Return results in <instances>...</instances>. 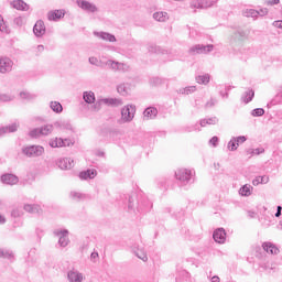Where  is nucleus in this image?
Wrapping results in <instances>:
<instances>
[{"label":"nucleus","mask_w":282,"mask_h":282,"mask_svg":"<svg viewBox=\"0 0 282 282\" xmlns=\"http://www.w3.org/2000/svg\"><path fill=\"white\" fill-rule=\"evenodd\" d=\"M22 153L26 155V158H41L43 153H45V148L41 145H30L22 149Z\"/></svg>","instance_id":"nucleus-1"},{"label":"nucleus","mask_w":282,"mask_h":282,"mask_svg":"<svg viewBox=\"0 0 282 282\" xmlns=\"http://www.w3.org/2000/svg\"><path fill=\"white\" fill-rule=\"evenodd\" d=\"M53 235L59 237L58 243L62 248H67V246H69V231L67 229H55Z\"/></svg>","instance_id":"nucleus-2"},{"label":"nucleus","mask_w":282,"mask_h":282,"mask_svg":"<svg viewBox=\"0 0 282 282\" xmlns=\"http://www.w3.org/2000/svg\"><path fill=\"white\" fill-rule=\"evenodd\" d=\"M14 67V62L8 56L0 57V74H10Z\"/></svg>","instance_id":"nucleus-3"},{"label":"nucleus","mask_w":282,"mask_h":282,"mask_svg":"<svg viewBox=\"0 0 282 282\" xmlns=\"http://www.w3.org/2000/svg\"><path fill=\"white\" fill-rule=\"evenodd\" d=\"M135 117V107L133 106H126L121 109V121L122 122H131Z\"/></svg>","instance_id":"nucleus-4"},{"label":"nucleus","mask_w":282,"mask_h":282,"mask_svg":"<svg viewBox=\"0 0 282 282\" xmlns=\"http://www.w3.org/2000/svg\"><path fill=\"white\" fill-rule=\"evenodd\" d=\"M215 46L213 44H197L189 48V54H210Z\"/></svg>","instance_id":"nucleus-5"},{"label":"nucleus","mask_w":282,"mask_h":282,"mask_svg":"<svg viewBox=\"0 0 282 282\" xmlns=\"http://www.w3.org/2000/svg\"><path fill=\"white\" fill-rule=\"evenodd\" d=\"M175 175L178 182L182 184H188V182H191V177H193V172L187 169H180L176 171Z\"/></svg>","instance_id":"nucleus-6"},{"label":"nucleus","mask_w":282,"mask_h":282,"mask_svg":"<svg viewBox=\"0 0 282 282\" xmlns=\"http://www.w3.org/2000/svg\"><path fill=\"white\" fill-rule=\"evenodd\" d=\"M67 279L69 282H83L85 281V275L80 271L72 269L67 272Z\"/></svg>","instance_id":"nucleus-7"},{"label":"nucleus","mask_w":282,"mask_h":282,"mask_svg":"<svg viewBox=\"0 0 282 282\" xmlns=\"http://www.w3.org/2000/svg\"><path fill=\"white\" fill-rule=\"evenodd\" d=\"M77 6L85 12H98V7L87 0H77Z\"/></svg>","instance_id":"nucleus-8"},{"label":"nucleus","mask_w":282,"mask_h":282,"mask_svg":"<svg viewBox=\"0 0 282 282\" xmlns=\"http://www.w3.org/2000/svg\"><path fill=\"white\" fill-rule=\"evenodd\" d=\"M48 144L52 149H61V147H69V140L55 138V139H51Z\"/></svg>","instance_id":"nucleus-9"},{"label":"nucleus","mask_w":282,"mask_h":282,"mask_svg":"<svg viewBox=\"0 0 282 282\" xmlns=\"http://www.w3.org/2000/svg\"><path fill=\"white\" fill-rule=\"evenodd\" d=\"M57 166L62 171H67L69 169H74V160H72L69 158L59 159L57 161Z\"/></svg>","instance_id":"nucleus-10"},{"label":"nucleus","mask_w":282,"mask_h":282,"mask_svg":"<svg viewBox=\"0 0 282 282\" xmlns=\"http://www.w3.org/2000/svg\"><path fill=\"white\" fill-rule=\"evenodd\" d=\"M107 65L110 69L113 72H123V69L127 67L124 63L116 62L108 59L106 63H104V66Z\"/></svg>","instance_id":"nucleus-11"},{"label":"nucleus","mask_w":282,"mask_h":282,"mask_svg":"<svg viewBox=\"0 0 282 282\" xmlns=\"http://www.w3.org/2000/svg\"><path fill=\"white\" fill-rule=\"evenodd\" d=\"M214 241L216 243H225L226 242V230L224 228H218L214 231Z\"/></svg>","instance_id":"nucleus-12"},{"label":"nucleus","mask_w":282,"mask_h":282,"mask_svg":"<svg viewBox=\"0 0 282 282\" xmlns=\"http://www.w3.org/2000/svg\"><path fill=\"white\" fill-rule=\"evenodd\" d=\"M1 182L3 184H9L10 186H14V184H19V177L14 174H4L1 176Z\"/></svg>","instance_id":"nucleus-13"},{"label":"nucleus","mask_w":282,"mask_h":282,"mask_svg":"<svg viewBox=\"0 0 282 282\" xmlns=\"http://www.w3.org/2000/svg\"><path fill=\"white\" fill-rule=\"evenodd\" d=\"M33 33L35 36H43L45 34V22L39 20L33 26Z\"/></svg>","instance_id":"nucleus-14"},{"label":"nucleus","mask_w":282,"mask_h":282,"mask_svg":"<svg viewBox=\"0 0 282 282\" xmlns=\"http://www.w3.org/2000/svg\"><path fill=\"white\" fill-rule=\"evenodd\" d=\"M65 17V11L63 10H55V11H50L47 13V19L48 21H58Z\"/></svg>","instance_id":"nucleus-15"},{"label":"nucleus","mask_w":282,"mask_h":282,"mask_svg":"<svg viewBox=\"0 0 282 282\" xmlns=\"http://www.w3.org/2000/svg\"><path fill=\"white\" fill-rule=\"evenodd\" d=\"M212 6H213V2H208V1L192 0L191 2V8H196L200 10L210 8Z\"/></svg>","instance_id":"nucleus-16"},{"label":"nucleus","mask_w":282,"mask_h":282,"mask_svg":"<svg viewBox=\"0 0 282 282\" xmlns=\"http://www.w3.org/2000/svg\"><path fill=\"white\" fill-rule=\"evenodd\" d=\"M144 120H153L158 117V108L149 107L143 111Z\"/></svg>","instance_id":"nucleus-17"},{"label":"nucleus","mask_w":282,"mask_h":282,"mask_svg":"<svg viewBox=\"0 0 282 282\" xmlns=\"http://www.w3.org/2000/svg\"><path fill=\"white\" fill-rule=\"evenodd\" d=\"M11 6L15 9V10H22L23 12H28V10H30V6L28 3H25V1L23 0H14Z\"/></svg>","instance_id":"nucleus-18"},{"label":"nucleus","mask_w":282,"mask_h":282,"mask_svg":"<svg viewBox=\"0 0 282 282\" xmlns=\"http://www.w3.org/2000/svg\"><path fill=\"white\" fill-rule=\"evenodd\" d=\"M98 175V172L96 170H87L79 173L80 180H94Z\"/></svg>","instance_id":"nucleus-19"},{"label":"nucleus","mask_w":282,"mask_h":282,"mask_svg":"<svg viewBox=\"0 0 282 282\" xmlns=\"http://www.w3.org/2000/svg\"><path fill=\"white\" fill-rule=\"evenodd\" d=\"M153 20L159 21L160 23H165V21H169V13L164 11H158L153 13Z\"/></svg>","instance_id":"nucleus-20"},{"label":"nucleus","mask_w":282,"mask_h":282,"mask_svg":"<svg viewBox=\"0 0 282 282\" xmlns=\"http://www.w3.org/2000/svg\"><path fill=\"white\" fill-rule=\"evenodd\" d=\"M100 102H104V105H111V107H120V106H122L121 99H118V98H106V99H101L99 101V104Z\"/></svg>","instance_id":"nucleus-21"},{"label":"nucleus","mask_w":282,"mask_h":282,"mask_svg":"<svg viewBox=\"0 0 282 282\" xmlns=\"http://www.w3.org/2000/svg\"><path fill=\"white\" fill-rule=\"evenodd\" d=\"M262 248L270 254H279V248H276V246H274L272 242H264Z\"/></svg>","instance_id":"nucleus-22"},{"label":"nucleus","mask_w":282,"mask_h":282,"mask_svg":"<svg viewBox=\"0 0 282 282\" xmlns=\"http://www.w3.org/2000/svg\"><path fill=\"white\" fill-rule=\"evenodd\" d=\"M19 129V124L13 123L7 127L0 128V137L4 135V133H14Z\"/></svg>","instance_id":"nucleus-23"},{"label":"nucleus","mask_w":282,"mask_h":282,"mask_svg":"<svg viewBox=\"0 0 282 282\" xmlns=\"http://www.w3.org/2000/svg\"><path fill=\"white\" fill-rule=\"evenodd\" d=\"M83 98L87 105H93V102H96V95L94 91H85Z\"/></svg>","instance_id":"nucleus-24"},{"label":"nucleus","mask_w":282,"mask_h":282,"mask_svg":"<svg viewBox=\"0 0 282 282\" xmlns=\"http://www.w3.org/2000/svg\"><path fill=\"white\" fill-rule=\"evenodd\" d=\"M99 39H102V41H108L109 43H116V35L107 32L98 33Z\"/></svg>","instance_id":"nucleus-25"},{"label":"nucleus","mask_w":282,"mask_h":282,"mask_svg":"<svg viewBox=\"0 0 282 282\" xmlns=\"http://www.w3.org/2000/svg\"><path fill=\"white\" fill-rule=\"evenodd\" d=\"M196 82L198 83V85H208L210 83V75H198L196 76Z\"/></svg>","instance_id":"nucleus-26"},{"label":"nucleus","mask_w":282,"mask_h":282,"mask_svg":"<svg viewBox=\"0 0 282 282\" xmlns=\"http://www.w3.org/2000/svg\"><path fill=\"white\" fill-rule=\"evenodd\" d=\"M24 210L26 213H31L32 215H34L36 213L39 214V213H41V206L26 204V205H24Z\"/></svg>","instance_id":"nucleus-27"},{"label":"nucleus","mask_w":282,"mask_h":282,"mask_svg":"<svg viewBox=\"0 0 282 282\" xmlns=\"http://www.w3.org/2000/svg\"><path fill=\"white\" fill-rule=\"evenodd\" d=\"M254 98V90H248L246 91L242 97L241 100L242 102H245L246 105H248V102H251V100Z\"/></svg>","instance_id":"nucleus-28"},{"label":"nucleus","mask_w":282,"mask_h":282,"mask_svg":"<svg viewBox=\"0 0 282 282\" xmlns=\"http://www.w3.org/2000/svg\"><path fill=\"white\" fill-rule=\"evenodd\" d=\"M219 122V119L217 117H212L208 119H202L200 120V127H206L207 124H217Z\"/></svg>","instance_id":"nucleus-29"},{"label":"nucleus","mask_w":282,"mask_h":282,"mask_svg":"<svg viewBox=\"0 0 282 282\" xmlns=\"http://www.w3.org/2000/svg\"><path fill=\"white\" fill-rule=\"evenodd\" d=\"M54 131V126L52 124H45L42 128H40V133L42 135H50Z\"/></svg>","instance_id":"nucleus-30"},{"label":"nucleus","mask_w":282,"mask_h":282,"mask_svg":"<svg viewBox=\"0 0 282 282\" xmlns=\"http://www.w3.org/2000/svg\"><path fill=\"white\" fill-rule=\"evenodd\" d=\"M0 259H14V253L10 250L0 249Z\"/></svg>","instance_id":"nucleus-31"},{"label":"nucleus","mask_w":282,"mask_h":282,"mask_svg":"<svg viewBox=\"0 0 282 282\" xmlns=\"http://www.w3.org/2000/svg\"><path fill=\"white\" fill-rule=\"evenodd\" d=\"M51 109L55 111V113H61L63 111V106L58 101H52Z\"/></svg>","instance_id":"nucleus-32"},{"label":"nucleus","mask_w":282,"mask_h":282,"mask_svg":"<svg viewBox=\"0 0 282 282\" xmlns=\"http://www.w3.org/2000/svg\"><path fill=\"white\" fill-rule=\"evenodd\" d=\"M264 149L263 148H258V149H254V150H252V149H249V150H247V155H250V158H252V155H261V153H264Z\"/></svg>","instance_id":"nucleus-33"},{"label":"nucleus","mask_w":282,"mask_h":282,"mask_svg":"<svg viewBox=\"0 0 282 282\" xmlns=\"http://www.w3.org/2000/svg\"><path fill=\"white\" fill-rule=\"evenodd\" d=\"M197 90V87H195V86H188V87H186V88H182L181 90H180V93L181 94H185L186 96H188V94H194V91H196Z\"/></svg>","instance_id":"nucleus-34"},{"label":"nucleus","mask_w":282,"mask_h":282,"mask_svg":"<svg viewBox=\"0 0 282 282\" xmlns=\"http://www.w3.org/2000/svg\"><path fill=\"white\" fill-rule=\"evenodd\" d=\"M235 36L238 39V41H246V39H248L246 31H237Z\"/></svg>","instance_id":"nucleus-35"},{"label":"nucleus","mask_w":282,"mask_h":282,"mask_svg":"<svg viewBox=\"0 0 282 282\" xmlns=\"http://www.w3.org/2000/svg\"><path fill=\"white\" fill-rule=\"evenodd\" d=\"M70 197L75 199V202H80V199H85V195L78 192H72Z\"/></svg>","instance_id":"nucleus-36"},{"label":"nucleus","mask_w":282,"mask_h":282,"mask_svg":"<svg viewBox=\"0 0 282 282\" xmlns=\"http://www.w3.org/2000/svg\"><path fill=\"white\" fill-rule=\"evenodd\" d=\"M245 17H251L252 19L259 17V11L254 10V9H248L245 12Z\"/></svg>","instance_id":"nucleus-37"},{"label":"nucleus","mask_w":282,"mask_h":282,"mask_svg":"<svg viewBox=\"0 0 282 282\" xmlns=\"http://www.w3.org/2000/svg\"><path fill=\"white\" fill-rule=\"evenodd\" d=\"M0 32H4L8 34V25L6 24V21L3 20V15H0Z\"/></svg>","instance_id":"nucleus-38"},{"label":"nucleus","mask_w":282,"mask_h":282,"mask_svg":"<svg viewBox=\"0 0 282 282\" xmlns=\"http://www.w3.org/2000/svg\"><path fill=\"white\" fill-rule=\"evenodd\" d=\"M135 256L138 259H141V261H149V257H147V253L143 250H137Z\"/></svg>","instance_id":"nucleus-39"},{"label":"nucleus","mask_w":282,"mask_h":282,"mask_svg":"<svg viewBox=\"0 0 282 282\" xmlns=\"http://www.w3.org/2000/svg\"><path fill=\"white\" fill-rule=\"evenodd\" d=\"M30 138H41V128H35L29 132Z\"/></svg>","instance_id":"nucleus-40"},{"label":"nucleus","mask_w":282,"mask_h":282,"mask_svg":"<svg viewBox=\"0 0 282 282\" xmlns=\"http://www.w3.org/2000/svg\"><path fill=\"white\" fill-rule=\"evenodd\" d=\"M239 145H237V141L235 139V137L228 142V149H230V151H237Z\"/></svg>","instance_id":"nucleus-41"},{"label":"nucleus","mask_w":282,"mask_h":282,"mask_svg":"<svg viewBox=\"0 0 282 282\" xmlns=\"http://www.w3.org/2000/svg\"><path fill=\"white\" fill-rule=\"evenodd\" d=\"M20 98H23L24 100H32L35 96L30 93L22 91L20 93Z\"/></svg>","instance_id":"nucleus-42"},{"label":"nucleus","mask_w":282,"mask_h":282,"mask_svg":"<svg viewBox=\"0 0 282 282\" xmlns=\"http://www.w3.org/2000/svg\"><path fill=\"white\" fill-rule=\"evenodd\" d=\"M240 195L248 197V195H250V187L248 185H243L240 188Z\"/></svg>","instance_id":"nucleus-43"},{"label":"nucleus","mask_w":282,"mask_h":282,"mask_svg":"<svg viewBox=\"0 0 282 282\" xmlns=\"http://www.w3.org/2000/svg\"><path fill=\"white\" fill-rule=\"evenodd\" d=\"M88 61L90 65H96L97 67H105V63L100 62V64H98V59L96 57H89Z\"/></svg>","instance_id":"nucleus-44"},{"label":"nucleus","mask_w":282,"mask_h":282,"mask_svg":"<svg viewBox=\"0 0 282 282\" xmlns=\"http://www.w3.org/2000/svg\"><path fill=\"white\" fill-rule=\"evenodd\" d=\"M265 113V110L263 108H256L252 110V116L254 117H261Z\"/></svg>","instance_id":"nucleus-45"},{"label":"nucleus","mask_w":282,"mask_h":282,"mask_svg":"<svg viewBox=\"0 0 282 282\" xmlns=\"http://www.w3.org/2000/svg\"><path fill=\"white\" fill-rule=\"evenodd\" d=\"M235 140H236L237 147H239V144H243V142H246L247 139H246V137L240 135V137L235 138Z\"/></svg>","instance_id":"nucleus-46"},{"label":"nucleus","mask_w":282,"mask_h":282,"mask_svg":"<svg viewBox=\"0 0 282 282\" xmlns=\"http://www.w3.org/2000/svg\"><path fill=\"white\" fill-rule=\"evenodd\" d=\"M265 6H279L281 3V0H265Z\"/></svg>","instance_id":"nucleus-47"},{"label":"nucleus","mask_w":282,"mask_h":282,"mask_svg":"<svg viewBox=\"0 0 282 282\" xmlns=\"http://www.w3.org/2000/svg\"><path fill=\"white\" fill-rule=\"evenodd\" d=\"M13 23H14L15 25H18L19 28H21V25H23V18H21V17L15 18V19L13 20Z\"/></svg>","instance_id":"nucleus-48"},{"label":"nucleus","mask_w":282,"mask_h":282,"mask_svg":"<svg viewBox=\"0 0 282 282\" xmlns=\"http://www.w3.org/2000/svg\"><path fill=\"white\" fill-rule=\"evenodd\" d=\"M0 100L2 102H10V100H12V97H10L9 95H0Z\"/></svg>","instance_id":"nucleus-49"},{"label":"nucleus","mask_w":282,"mask_h":282,"mask_svg":"<svg viewBox=\"0 0 282 282\" xmlns=\"http://www.w3.org/2000/svg\"><path fill=\"white\" fill-rule=\"evenodd\" d=\"M253 186H259V184H263V178H261V176L256 177L252 181Z\"/></svg>","instance_id":"nucleus-50"},{"label":"nucleus","mask_w":282,"mask_h":282,"mask_svg":"<svg viewBox=\"0 0 282 282\" xmlns=\"http://www.w3.org/2000/svg\"><path fill=\"white\" fill-rule=\"evenodd\" d=\"M22 215H23V212H21L20 209H13L11 212L12 217H21Z\"/></svg>","instance_id":"nucleus-51"},{"label":"nucleus","mask_w":282,"mask_h":282,"mask_svg":"<svg viewBox=\"0 0 282 282\" xmlns=\"http://www.w3.org/2000/svg\"><path fill=\"white\" fill-rule=\"evenodd\" d=\"M217 102V100L215 99H210L209 101L206 102L205 107L208 109L210 107H215V104Z\"/></svg>","instance_id":"nucleus-52"},{"label":"nucleus","mask_w":282,"mask_h":282,"mask_svg":"<svg viewBox=\"0 0 282 282\" xmlns=\"http://www.w3.org/2000/svg\"><path fill=\"white\" fill-rule=\"evenodd\" d=\"M209 142L213 144V147H217V142H219V138L213 137Z\"/></svg>","instance_id":"nucleus-53"},{"label":"nucleus","mask_w":282,"mask_h":282,"mask_svg":"<svg viewBox=\"0 0 282 282\" xmlns=\"http://www.w3.org/2000/svg\"><path fill=\"white\" fill-rule=\"evenodd\" d=\"M260 17H265V14H268V9L264 8V9H260V11H258Z\"/></svg>","instance_id":"nucleus-54"},{"label":"nucleus","mask_w":282,"mask_h":282,"mask_svg":"<svg viewBox=\"0 0 282 282\" xmlns=\"http://www.w3.org/2000/svg\"><path fill=\"white\" fill-rule=\"evenodd\" d=\"M273 25L274 28H279L280 30H282V21H274Z\"/></svg>","instance_id":"nucleus-55"},{"label":"nucleus","mask_w":282,"mask_h":282,"mask_svg":"<svg viewBox=\"0 0 282 282\" xmlns=\"http://www.w3.org/2000/svg\"><path fill=\"white\" fill-rule=\"evenodd\" d=\"M260 180H262V184H268L270 182V177L268 176H260Z\"/></svg>","instance_id":"nucleus-56"},{"label":"nucleus","mask_w":282,"mask_h":282,"mask_svg":"<svg viewBox=\"0 0 282 282\" xmlns=\"http://www.w3.org/2000/svg\"><path fill=\"white\" fill-rule=\"evenodd\" d=\"M117 91L119 94H121L122 96H124V87L123 86H118Z\"/></svg>","instance_id":"nucleus-57"},{"label":"nucleus","mask_w":282,"mask_h":282,"mask_svg":"<svg viewBox=\"0 0 282 282\" xmlns=\"http://www.w3.org/2000/svg\"><path fill=\"white\" fill-rule=\"evenodd\" d=\"M281 210H282V207L278 206V209H276V213H275V217H281Z\"/></svg>","instance_id":"nucleus-58"},{"label":"nucleus","mask_w":282,"mask_h":282,"mask_svg":"<svg viewBox=\"0 0 282 282\" xmlns=\"http://www.w3.org/2000/svg\"><path fill=\"white\" fill-rule=\"evenodd\" d=\"M90 259H98V252H93L90 254Z\"/></svg>","instance_id":"nucleus-59"},{"label":"nucleus","mask_w":282,"mask_h":282,"mask_svg":"<svg viewBox=\"0 0 282 282\" xmlns=\"http://www.w3.org/2000/svg\"><path fill=\"white\" fill-rule=\"evenodd\" d=\"M212 282H219V276L214 275V276L212 278Z\"/></svg>","instance_id":"nucleus-60"},{"label":"nucleus","mask_w":282,"mask_h":282,"mask_svg":"<svg viewBox=\"0 0 282 282\" xmlns=\"http://www.w3.org/2000/svg\"><path fill=\"white\" fill-rule=\"evenodd\" d=\"M0 224H6V217L0 215Z\"/></svg>","instance_id":"nucleus-61"},{"label":"nucleus","mask_w":282,"mask_h":282,"mask_svg":"<svg viewBox=\"0 0 282 282\" xmlns=\"http://www.w3.org/2000/svg\"><path fill=\"white\" fill-rule=\"evenodd\" d=\"M37 50H39V52H43V51L45 50V46L39 45V46H37Z\"/></svg>","instance_id":"nucleus-62"},{"label":"nucleus","mask_w":282,"mask_h":282,"mask_svg":"<svg viewBox=\"0 0 282 282\" xmlns=\"http://www.w3.org/2000/svg\"><path fill=\"white\" fill-rule=\"evenodd\" d=\"M250 217H254V213H251V214H250Z\"/></svg>","instance_id":"nucleus-63"}]
</instances>
